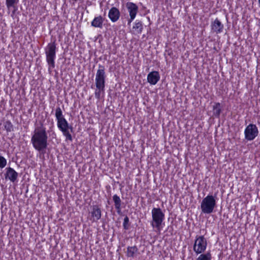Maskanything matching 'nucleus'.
I'll return each mask as SVG.
<instances>
[{
  "label": "nucleus",
  "instance_id": "obj_19",
  "mask_svg": "<svg viewBox=\"0 0 260 260\" xmlns=\"http://www.w3.org/2000/svg\"><path fill=\"white\" fill-rule=\"evenodd\" d=\"M213 115L217 117H219L221 113L220 104L219 103H216L213 107Z\"/></svg>",
  "mask_w": 260,
  "mask_h": 260
},
{
  "label": "nucleus",
  "instance_id": "obj_25",
  "mask_svg": "<svg viewBox=\"0 0 260 260\" xmlns=\"http://www.w3.org/2000/svg\"><path fill=\"white\" fill-rule=\"evenodd\" d=\"M128 222H129V219L127 216H126L124 218V221H123V228L125 230H127L128 229L127 225H128Z\"/></svg>",
  "mask_w": 260,
  "mask_h": 260
},
{
  "label": "nucleus",
  "instance_id": "obj_15",
  "mask_svg": "<svg viewBox=\"0 0 260 260\" xmlns=\"http://www.w3.org/2000/svg\"><path fill=\"white\" fill-rule=\"evenodd\" d=\"M104 18L101 16L95 17L91 23L92 26L102 28L103 26Z\"/></svg>",
  "mask_w": 260,
  "mask_h": 260
},
{
  "label": "nucleus",
  "instance_id": "obj_20",
  "mask_svg": "<svg viewBox=\"0 0 260 260\" xmlns=\"http://www.w3.org/2000/svg\"><path fill=\"white\" fill-rule=\"evenodd\" d=\"M137 251L138 248L136 246L128 247L127 248V255L128 257H134Z\"/></svg>",
  "mask_w": 260,
  "mask_h": 260
},
{
  "label": "nucleus",
  "instance_id": "obj_26",
  "mask_svg": "<svg viewBox=\"0 0 260 260\" xmlns=\"http://www.w3.org/2000/svg\"><path fill=\"white\" fill-rule=\"evenodd\" d=\"M258 3H259V6H260V0H258Z\"/></svg>",
  "mask_w": 260,
  "mask_h": 260
},
{
  "label": "nucleus",
  "instance_id": "obj_9",
  "mask_svg": "<svg viewBox=\"0 0 260 260\" xmlns=\"http://www.w3.org/2000/svg\"><path fill=\"white\" fill-rule=\"evenodd\" d=\"M126 7L130 16V18L128 20V24H130L138 12V7L132 2H128L126 4Z\"/></svg>",
  "mask_w": 260,
  "mask_h": 260
},
{
  "label": "nucleus",
  "instance_id": "obj_16",
  "mask_svg": "<svg viewBox=\"0 0 260 260\" xmlns=\"http://www.w3.org/2000/svg\"><path fill=\"white\" fill-rule=\"evenodd\" d=\"M19 0H6V5L8 9L13 8L14 10L12 12V16L14 15L16 10H17L16 5L18 4Z\"/></svg>",
  "mask_w": 260,
  "mask_h": 260
},
{
  "label": "nucleus",
  "instance_id": "obj_5",
  "mask_svg": "<svg viewBox=\"0 0 260 260\" xmlns=\"http://www.w3.org/2000/svg\"><path fill=\"white\" fill-rule=\"evenodd\" d=\"M216 206V194L214 196L209 194L204 198L201 202V211L204 214H210L213 212Z\"/></svg>",
  "mask_w": 260,
  "mask_h": 260
},
{
  "label": "nucleus",
  "instance_id": "obj_1",
  "mask_svg": "<svg viewBox=\"0 0 260 260\" xmlns=\"http://www.w3.org/2000/svg\"><path fill=\"white\" fill-rule=\"evenodd\" d=\"M47 139L46 128L40 126L35 128L34 134L31 137V142L36 150L43 151L47 147Z\"/></svg>",
  "mask_w": 260,
  "mask_h": 260
},
{
  "label": "nucleus",
  "instance_id": "obj_17",
  "mask_svg": "<svg viewBox=\"0 0 260 260\" xmlns=\"http://www.w3.org/2000/svg\"><path fill=\"white\" fill-rule=\"evenodd\" d=\"M143 29V24L141 22L137 20L134 23L133 27V30L136 34H140L142 33Z\"/></svg>",
  "mask_w": 260,
  "mask_h": 260
},
{
  "label": "nucleus",
  "instance_id": "obj_13",
  "mask_svg": "<svg viewBox=\"0 0 260 260\" xmlns=\"http://www.w3.org/2000/svg\"><path fill=\"white\" fill-rule=\"evenodd\" d=\"M91 219L92 222L98 221L101 217V209L96 205L92 207V210L90 212Z\"/></svg>",
  "mask_w": 260,
  "mask_h": 260
},
{
  "label": "nucleus",
  "instance_id": "obj_8",
  "mask_svg": "<svg viewBox=\"0 0 260 260\" xmlns=\"http://www.w3.org/2000/svg\"><path fill=\"white\" fill-rule=\"evenodd\" d=\"M258 128L254 124H249L244 130L245 139L247 141L253 140L258 136Z\"/></svg>",
  "mask_w": 260,
  "mask_h": 260
},
{
  "label": "nucleus",
  "instance_id": "obj_12",
  "mask_svg": "<svg viewBox=\"0 0 260 260\" xmlns=\"http://www.w3.org/2000/svg\"><path fill=\"white\" fill-rule=\"evenodd\" d=\"M160 75L157 71H152L147 75V81L151 85H155L159 80Z\"/></svg>",
  "mask_w": 260,
  "mask_h": 260
},
{
  "label": "nucleus",
  "instance_id": "obj_24",
  "mask_svg": "<svg viewBox=\"0 0 260 260\" xmlns=\"http://www.w3.org/2000/svg\"><path fill=\"white\" fill-rule=\"evenodd\" d=\"M7 165L6 159L2 156H0V168H4Z\"/></svg>",
  "mask_w": 260,
  "mask_h": 260
},
{
  "label": "nucleus",
  "instance_id": "obj_22",
  "mask_svg": "<svg viewBox=\"0 0 260 260\" xmlns=\"http://www.w3.org/2000/svg\"><path fill=\"white\" fill-rule=\"evenodd\" d=\"M4 127L7 132H11L13 130V126L10 121H7L5 122Z\"/></svg>",
  "mask_w": 260,
  "mask_h": 260
},
{
  "label": "nucleus",
  "instance_id": "obj_23",
  "mask_svg": "<svg viewBox=\"0 0 260 260\" xmlns=\"http://www.w3.org/2000/svg\"><path fill=\"white\" fill-rule=\"evenodd\" d=\"M105 88H97L95 91V96L96 99H100L102 93L104 92Z\"/></svg>",
  "mask_w": 260,
  "mask_h": 260
},
{
  "label": "nucleus",
  "instance_id": "obj_21",
  "mask_svg": "<svg viewBox=\"0 0 260 260\" xmlns=\"http://www.w3.org/2000/svg\"><path fill=\"white\" fill-rule=\"evenodd\" d=\"M212 256L210 252L205 254L201 253L197 258V260H211Z\"/></svg>",
  "mask_w": 260,
  "mask_h": 260
},
{
  "label": "nucleus",
  "instance_id": "obj_2",
  "mask_svg": "<svg viewBox=\"0 0 260 260\" xmlns=\"http://www.w3.org/2000/svg\"><path fill=\"white\" fill-rule=\"evenodd\" d=\"M55 117L58 128L62 133L67 140L72 141V137L69 132V129L72 131L73 127L69 125L67 120L63 117L62 110L59 107H57L55 110Z\"/></svg>",
  "mask_w": 260,
  "mask_h": 260
},
{
  "label": "nucleus",
  "instance_id": "obj_11",
  "mask_svg": "<svg viewBox=\"0 0 260 260\" xmlns=\"http://www.w3.org/2000/svg\"><path fill=\"white\" fill-rule=\"evenodd\" d=\"M211 30L216 34H220L223 31L224 26L218 18H216L211 24Z\"/></svg>",
  "mask_w": 260,
  "mask_h": 260
},
{
  "label": "nucleus",
  "instance_id": "obj_14",
  "mask_svg": "<svg viewBox=\"0 0 260 260\" xmlns=\"http://www.w3.org/2000/svg\"><path fill=\"white\" fill-rule=\"evenodd\" d=\"M108 16L109 19L113 22L117 21L120 17V12L119 10L115 7H112L109 10Z\"/></svg>",
  "mask_w": 260,
  "mask_h": 260
},
{
  "label": "nucleus",
  "instance_id": "obj_6",
  "mask_svg": "<svg viewBox=\"0 0 260 260\" xmlns=\"http://www.w3.org/2000/svg\"><path fill=\"white\" fill-rule=\"evenodd\" d=\"M106 78L104 66L99 64V69L97 70L95 79L96 88H105Z\"/></svg>",
  "mask_w": 260,
  "mask_h": 260
},
{
  "label": "nucleus",
  "instance_id": "obj_18",
  "mask_svg": "<svg viewBox=\"0 0 260 260\" xmlns=\"http://www.w3.org/2000/svg\"><path fill=\"white\" fill-rule=\"evenodd\" d=\"M113 200L114 202L115 207L118 212H119L121 210V201L119 196L117 194H114L113 197Z\"/></svg>",
  "mask_w": 260,
  "mask_h": 260
},
{
  "label": "nucleus",
  "instance_id": "obj_7",
  "mask_svg": "<svg viewBox=\"0 0 260 260\" xmlns=\"http://www.w3.org/2000/svg\"><path fill=\"white\" fill-rule=\"evenodd\" d=\"M207 246V240L203 236L197 237L193 244V249L197 254L203 253Z\"/></svg>",
  "mask_w": 260,
  "mask_h": 260
},
{
  "label": "nucleus",
  "instance_id": "obj_27",
  "mask_svg": "<svg viewBox=\"0 0 260 260\" xmlns=\"http://www.w3.org/2000/svg\"><path fill=\"white\" fill-rule=\"evenodd\" d=\"M75 1H76L77 0H74Z\"/></svg>",
  "mask_w": 260,
  "mask_h": 260
},
{
  "label": "nucleus",
  "instance_id": "obj_4",
  "mask_svg": "<svg viewBox=\"0 0 260 260\" xmlns=\"http://www.w3.org/2000/svg\"><path fill=\"white\" fill-rule=\"evenodd\" d=\"M56 44L55 41L50 42L45 48L46 61L49 66V70L55 67V59L56 58Z\"/></svg>",
  "mask_w": 260,
  "mask_h": 260
},
{
  "label": "nucleus",
  "instance_id": "obj_10",
  "mask_svg": "<svg viewBox=\"0 0 260 260\" xmlns=\"http://www.w3.org/2000/svg\"><path fill=\"white\" fill-rule=\"evenodd\" d=\"M6 172L5 174V179L9 180L12 182H15L17 181L18 176V173L11 167L6 169Z\"/></svg>",
  "mask_w": 260,
  "mask_h": 260
},
{
  "label": "nucleus",
  "instance_id": "obj_3",
  "mask_svg": "<svg viewBox=\"0 0 260 260\" xmlns=\"http://www.w3.org/2000/svg\"><path fill=\"white\" fill-rule=\"evenodd\" d=\"M152 221L151 225L156 231L160 232L164 226L165 213L160 208H153L151 211Z\"/></svg>",
  "mask_w": 260,
  "mask_h": 260
}]
</instances>
